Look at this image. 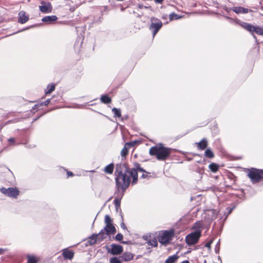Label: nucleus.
I'll return each mask as SVG.
<instances>
[{"label": "nucleus", "instance_id": "12", "mask_svg": "<svg viewBox=\"0 0 263 263\" xmlns=\"http://www.w3.org/2000/svg\"><path fill=\"white\" fill-rule=\"evenodd\" d=\"M41 4L42 5L39 6V9L42 12L47 13H50L52 11V6L50 3H46L43 1L41 2Z\"/></svg>", "mask_w": 263, "mask_h": 263}, {"label": "nucleus", "instance_id": "18", "mask_svg": "<svg viewBox=\"0 0 263 263\" xmlns=\"http://www.w3.org/2000/svg\"><path fill=\"white\" fill-rule=\"evenodd\" d=\"M231 10L237 14L247 13L249 12L248 9L242 7H234Z\"/></svg>", "mask_w": 263, "mask_h": 263}, {"label": "nucleus", "instance_id": "24", "mask_svg": "<svg viewBox=\"0 0 263 263\" xmlns=\"http://www.w3.org/2000/svg\"><path fill=\"white\" fill-rule=\"evenodd\" d=\"M55 85L53 83L49 84L47 85L46 88L45 89V94H50L55 90Z\"/></svg>", "mask_w": 263, "mask_h": 263}, {"label": "nucleus", "instance_id": "21", "mask_svg": "<svg viewBox=\"0 0 263 263\" xmlns=\"http://www.w3.org/2000/svg\"><path fill=\"white\" fill-rule=\"evenodd\" d=\"M58 19V17L55 15H51V16H46L44 17L42 21L43 22L47 23L48 24L52 23L56 21Z\"/></svg>", "mask_w": 263, "mask_h": 263}, {"label": "nucleus", "instance_id": "41", "mask_svg": "<svg viewBox=\"0 0 263 263\" xmlns=\"http://www.w3.org/2000/svg\"><path fill=\"white\" fill-rule=\"evenodd\" d=\"M164 0H155V2L158 4H161L163 3Z\"/></svg>", "mask_w": 263, "mask_h": 263}, {"label": "nucleus", "instance_id": "14", "mask_svg": "<svg viewBox=\"0 0 263 263\" xmlns=\"http://www.w3.org/2000/svg\"><path fill=\"white\" fill-rule=\"evenodd\" d=\"M100 232L98 234H93L89 237L88 242L90 245L97 243L98 242H101Z\"/></svg>", "mask_w": 263, "mask_h": 263}, {"label": "nucleus", "instance_id": "31", "mask_svg": "<svg viewBox=\"0 0 263 263\" xmlns=\"http://www.w3.org/2000/svg\"><path fill=\"white\" fill-rule=\"evenodd\" d=\"M228 178L230 179L232 181V185L235 184L236 182V177L233 174L231 173L228 175Z\"/></svg>", "mask_w": 263, "mask_h": 263}, {"label": "nucleus", "instance_id": "10", "mask_svg": "<svg viewBox=\"0 0 263 263\" xmlns=\"http://www.w3.org/2000/svg\"><path fill=\"white\" fill-rule=\"evenodd\" d=\"M151 21L152 23L149 28L152 31L153 36L154 37L162 27V23L160 20L156 18H152Z\"/></svg>", "mask_w": 263, "mask_h": 263}, {"label": "nucleus", "instance_id": "34", "mask_svg": "<svg viewBox=\"0 0 263 263\" xmlns=\"http://www.w3.org/2000/svg\"><path fill=\"white\" fill-rule=\"evenodd\" d=\"M8 141L9 144L11 145H15L16 144H15V138H12V137L10 138L9 139H8Z\"/></svg>", "mask_w": 263, "mask_h": 263}, {"label": "nucleus", "instance_id": "33", "mask_svg": "<svg viewBox=\"0 0 263 263\" xmlns=\"http://www.w3.org/2000/svg\"><path fill=\"white\" fill-rule=\"evenodd\" d=\"M110 263H122L121 261L117 257H113L110 258Z\"/></svg>", "mask_w": 263, "mask_h": 263}, {"label": "nucleus", "instance_id": "27", "mask_svg": "<svg viewBox=\"0 0 263 263\" xmlns=\"http://www.w3.org/2000/svg\"><path fill=\"white\" fill-rule=\"evenodd\" d=\"M204 156L205 157L209 159H212L215 157L214 153L210 148H208L205 151Z\"/></svg>", "mask_w": 263, "mask_h": 263}, {"label": "nucleus", "instance_id": "1", "mask_svg": "<svg viewBox=\"0 0 263 263\" xmlns=\"http://www.w3.org/2000/svg\"><path fill=\"white\" fill-rule=\"evenodd\" d=\"M132 172L133 168H129L126 164H117L115 174L116 185L118 191L121 190L122 193H124L128 187L131 178L133 179Z\"/></svg>", "mask_w": 263, "mask_h": 263}, {"label": "nucleus", "instance_id": "30", "mask_svg": "<svg viewBox=\"0 0 263 263\" xmlns=\"http://www.w3.org/2000/svg\"><path fill=\"white\" fill-rule=\"evenodd\" d=\"M180 17L178 14L175 13H172L169 15V18L170 21H173L174 20H177Z\"/></svg>", "mask_w": 263, "mask_h": 263}, {"label": "nucleus", "instance_id": "17", "mask_svg": "<svg viewBox=\"0 0 263 263\" xmlns=\"http://www.w3.org/2000/svg\"><path fill=\"white\" fill-rule=\"evenodd\" d=\"M208 144V142L205 138H203L200 142L196 143V145L199 150L204 149L207 147Z\"/></svg>", "mask_w": 263, "mask_h": 263}, {"label": "nucleus", "instance_id": "11", "mask_svg": "<svg viewBox=\"0 0 263 263\" xmlns=\"http://www.w3.org/2000/svg\"><path fill=\"white\" fill-rule=\"evenodd\" d=\"M137 143L136 141L127 142L124 144L123 148L121 151V155L122 158L125 159L128 154L129 149L132 147H134Z\"/></svg>", "mask_w": 263, "mask_h": 263}, {"label": "nucleus", "instance_id": "42", "mask_svg": "<svg viewBox=\"0 0 263 263\" xmlns=\"http://www.w3.org/2000/svg\"><path fill=\"white\" fill-rule=\"evenodd\" d=\"M147 238H148V236H146V237H145V240H147Z\"/></svg>", "mask_w": 263, "mask_h": 263}, {"label": "nucleus", "instance_id": "6", "mask_svg": "<svg viewBox=\"0 0 263 263\" xmlns=\"http://www.w3.org/2000/svg\"><path fill=\"white\" fill-rule=\"evenodd\" d=\"M236 22L243 29H246L251 33L255 32L258 35H261L263 36V28L253 26L246 22H242L239 20H236Z\"/></svg>", "mask_w": 263, "mask_h": 263}, {"label": "nucleus", "instance_id": "43", "mask_svg": "<svg viewBox=\"0 0 263 263\" xmlns=\"http://www.w3.org/2000/svg\"><path fill=\"white\" fill-rule=\"evenodd\" d=\"M122 243H124V244H126V242H125V241H122Z\"/></svg>", "mask_w": 263, "mask_h": 263}, {"label": "nucleus", "instance_id": "7", "mask_svg": "<svg viewBox=\"0 0 263 263\" xmlns=\"http://www.w3.org/2000/svg\"><path fill=\"white\" fill-rule=\"evenodd\" d=\"M174 235V231L173 230L162 231L159 233L158 239L160 243L166 246L170 243Z\"/></svg>", "mask_w": 263, "mask_h": 263}, {"label": "nucleus", "instance_id": "32", "mask_svg": "<svg viewBox=\"0 0 263 263\" xmlns=\"http://www.w3.org/2000/svg\"><path fill=\"white\" fill-rule=\"evenodd\" d=\"M202 227V222L200 221L196 222L194 223V226L193 227V229L200 230V229Z\"/></svg>", "mask_w": 263, "mask_h": 263}, {"label": "nucleus", "instance_id": "16", "mask_svg": "<svg viewBox=\"0 0 263 263\" xmlns=\"http://www.w3.org/2000/svg\"><path fill=\"white\" fill-rule=\"evenodd\" d=\"M18 16V22L21 24H24L29 20V16L26 15V12L24 11H20Z\"/></svg>", "mask_w": 263, "mask_h": 263}, {"label": "nucleus", "instance_id": "40", "mask_svg": "<svg viewBox=\"0 0 263 263\" xmlns=\"http://www.w3.org/2000/svg\"><path fill=\"white\" fill-rule=\"evenodd\" d=\"M121 227L124 229V230H126L127 229V228L125 226V224L123 222L121 223Z\"/></svg>", "mask_w": 263, "mask_h": 263}, {"label": "nucleus", "instance_id": "19", "mask_svg": "<svg viewBox=\"0 0 263 263\" xmlns=\"http://www.w3.org/2000/svg\"><path fill=\"white\" fill-rule=\"evenodd\" d=\"M26 257L27 263H37L40 260V258L35 255L27 254Z\"/></svg>", "mask_w": 263, "mask_h": 263}, {"label": "nucleus", "instance_id": "35", "mask_svg": "<svg viewBox=\"0 0 263 263\" xmlns=\"http://www.w3.org/2000/svg\"><path fill=\"white\" fill-rule=\"evenodd\" d=\"M123 235L121 233H118L115 236V239L116 240L121 241L123 239Z\"/></svg>", "mask_w": 263, "mask_h": 263}, {"label": "nucleus", "instance_id": "28", "mask_svg": "<svg viewBox=\"0 0 263 263\" xmlns=\"http://www.w3.org/2000/svg\"><path fill=\"white\" fill-rule=\"evenodd\" d=\"M148 245L152 247H157L158 245V242L156 238H154L152 239L149 240L148 241Z\"/></svg>", "mask_w": 263, "mask_h": 263}, {"label": "nucleus", "instance_id": "36", "mask_svg": "<svg viewBox=\"0 0 263 263\" xmlns=\"http://www.w3.org/2000/svg\"><path fill=\"white\" fill-rule=\"evenodd\" d=\"M114 202L115 205L116 207L120 206V203H121V201H120V200L119 199L115 198L114 201Z\"/></svg>", "mask_w": 263, "mask_h": 263}, {"label": "nucleus", "instance_id": "37", "mask_svg": "<svg viewBox=\"0 0 263 263\" xmlns=\"http://www.w3.org/2000/svg\"><path fill=\"white\" fill-rule=\"evenodd\" d=\"M67 177L68 178L69 177H73L74 176V174L71 172L67 171Z\"/></svg>", "mask_w": 263, "mask_h": 263}, {"label": "nucleus", "instance_id": "22", "mask_svg": "<svg viewBox=\"0 0 263 263\" xmlns=\"http://www.w3.org/2000/svg\"><path fill=\"white\" fill-rule=\"evenodd\" d=\"M115 166L114 163H110L109 164L106 165L103 171L105 174H112L114 170Z\"/></svg>", "mask_w": 263, "mask_h": 263}, {"label": "nucleus", "instance_id": "38", "mask_svg": "<svg viewBox=\"0 0 263 263\" xmlns=\"http://www.w3.org/2000/svg\"><path fill=\"white\" fill-rule=\"evenodd\" d=\"M212 242V241H210V242H208L206 243L205 245V247L206 248L210 249Z\"/></svg>", "mask_w": 263, "mask_h": 263}, {"label": "nucleus", "instance_id": "20", "mask_svg": "<svg viewBox=\"0 0 263 263\" xmlns=\"http://www.w3.org/2000/svg\"><path fill=\"white\" fill-rule=\"evenodd\" d=\"M121 258L125 261H130L133 259L134 254L129 252H125L122 255Z\"/></svg>", "mask_w": 263, "mask_h": 263}, {"label": "nucleus", "instance_id": "39", "mask_svg": "<svg viewBox=\"0 0 263 263\" xmlns=\"http://www.w3.org/2000/svg\"><path fill=\"white\" fill-rule=\"evenodd\" d=\"M50 99H47L43 103H42V105H44L45 106L48 105L49 103Z\"/></svg>", "mask_w": 263, "mask_h": 263}, {"label": "nucleus", "instance_id": "5", "mask_svg": "<svg viewBox=\"0 0 263 263\" xmlns=\"http://www.w3.org/2000/svg\"><path fill=\"white\" fill-rule=\"evenodd\" d=\"M247 175L253 183H258L263 180V170L255 168L248 169Z\"/></svg>", "mask_w": 263, "mask_h": 263}, {"label": "nucleus", "instance_id": "15", "mask_svg": "<svg viewBox=\"0 0 263 263\" xmlns=\"http://www.w3.org/2000/svg\"><path fill=\"white\" fill-rule=\"evenodd\" d=\"M62 255L66 259H72L74 256V252L68 249H65L63 250Z\"/></svg>", "mask_w": 263, "mask_h": 263}, {"label": "nucleus", "instance_id": "9", "mask_svg": "<svg viewBox=\"0 0 263 263\" xmlns=\"http://www.w3.org/2000/svg\"><path fill=\"white\" fill-rule=\"evenodd\" d=\"M1 192L5 195L12 198H17L20 194V191L16 187H1L0 189Z\"/></svg>", "mask_w": 263, "mask_h": 263}, {"label": "nucleus", "instance_id": "8", "mask_svg": "<svg viewBox=\"0 0 263 263\" xmlns=\"http://www.w3.org/2000/svg\"><path fill=\"white\" fill-rule=\"evenodd\" d=\"M201 236V231L198 230L188 234L185 237V241L189 246L197 243Z\"/></svg>", "mask_w": 263, "mask_h": 263}, {"label": "nucleus", "instance_id": "3", "mask_svg": "<svg viewBox=\"0 0 263 263\" xmlns=\"http://www.w3.org/2000/svg\"><path fill=\"white\" fill-rule=\"evenodd\" d=\"M133 172L132 175H133V180H132V184L133 185L137 183L138 180V172L142 173L141 178L143 179H148L150 176V173L146 171L142 166L141 165L137 162H135L133 163Z\"/></svg>", "mask_w": 263, "mask_h": 263}, {"label": "nucleus", "instance_id": "13", "mask_svg": "<svg viewBox=\"0 0 263 263\" xmlns=\"http://www.w3.org/2000/svg\"><path fill=\"white\" fill-rule=\"evenodd\" d=\"M110 253L112 255H119L123 251V247L121 245H118L116 244H112L111 245Z\"/></svg>", "mask_w": 263, "mask_h": 263}, {"label": "nucleus", "instance_id": "25", "mask_svg": "<svg viewBox=\"0 0 263 263\" xmlns=\"http://www.w3.org/2000/svg\"><path fill=\"white\" fill-rule=\"evenodd\" d=\"M209 168L213 173H216L219 170V166L217 163L213 162L209 164Z\"/></svg>", "mask_w": 263, "mask_h": 263}, {"label": "nucleus", "instance_id": "26", "mask_svg": "<svg viewBox=\"0 0 263 263\" xmlns=\"http://www.w3.org/2000/svg\"><path fill=\"white\" fill-rule=\"evenodd\" d=\"M101 101L104 104H108L111 103V99L107 95H104L100 98Z\"/></svg>", "mask_w": 263, "mask_h": 263}, {"label": "nucleus", "instance_id": "4", "mask_svg": "<svg viewBox=\"0 0 263 263\" xmlns=\"http://www.w3.org/2000/svg\"><path fill=\"white\" fill-rule=\"evenodd\" d=\"M105 226L104 229L100 231L101 240H103L106 235H114L116 232V229L112 224V219L110 217L106 215L105 216Z\"/></svg>", "mask_w": 263, "mask_h": 263}, {"label": "nucleus", "instance_id": "23", "mask_svg": "<svg viewBox=\"0 0 263 263\" xmlns=\"http://www.w3.org/2000/svg\"><path fill=\"white\" fill-rule=\"evenodd\" d=\"M179 256L177 254L169 256L164 261V263H175L178 259Z\"/></svg>", "mask_w": 263, "mask_h": 263}, {"label": "nucleus", "instance_id": "2", "mask_svg": "<svg viewBox=\"0 0 263 263\" xmlns=\"http://www.w3.org/2000/svg\"><path fill=\"white\" fill-rule=\"evenodd\" d=\"M172 153V149L164 146L162 144L152 146L149 150L151 156L155 157L159 161H164L168 159Z\"/></svg>", "mask_w": 263, "mask_h": 263}, {"label": "nucleus", "instance_id": "29", "mask_svg": "<svg viewBox=\"0 0 263 263\" xmlns=\"http://www.w3.org/2000/svg\"><path fill=\"white\" fill-rule=\"evenodd\" d=\"M112 111L114 114V115L118 118H120L121 117V111L119 109H117L116 108H113L112 109Z\"/></svg>", "mask_w": 263, "mask_h": 263}]
</instances>
